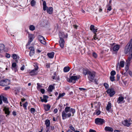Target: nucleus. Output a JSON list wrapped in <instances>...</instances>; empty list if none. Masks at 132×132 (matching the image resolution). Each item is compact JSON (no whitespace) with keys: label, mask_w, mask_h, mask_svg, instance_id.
I'll list each match as a JSON object with an SVG mask.
<instances>
[{"label":"nucleus","mask_w":132,"mask_h":132,"mask_svg":"<svg viewBox=\"0 0 132 132\" xmlns=\"http://www.w3.org/2000/svg\"><path fill=\"white\" fill-rule=\"evenodd\" d=\"M12 114L14 116H15L16 115V112L14 111H13L12 112Z\"/></svg>","instance_id":"obj_64"},{"label":"nucleus","mask_w":132,"mask_h":132,"mask_svg":"<svg viewBox=\"0 0 132 132\" xmlns=\"http://www.w3.org/2000/svg\"><path fill=\"white\" fill-rule=\"evenodd\" d=\"M24 67L25 66L24 65H22L20 68L21 70L22 71L24 69Z\"/></svg>","instance_id":"obj_55"},{"label":"nucleus","mask_w":132,"mask_h":132,"mask_svg":"<svg viewBox=\"0 0 132 132\" xmlns=\"http://www.w3.org/2000/svg\"><path fill=\"white\" fill-rule=\"evenodd\" d=\"M120 66L119 63H118L116 65V68L117 70H119L120 69Z\"/></svg>","instance_id":"obj_49"},{"label":"nucleus","mask_w":132,"mask_h":132,"mask_svg":"<svg viewBox=\"0 0 132 132\" xmlns=\"http://www.w3.org/2000/svg\"><path fill=\"white\" fill-rule=\"evenodd\" d=\"M95 122L96 124L101 125L105 122V120L102 118H97L95 119Z\"/></svg>","instance_id":"obj_4"},{"label":"nucleus","mask_w":132,"mask_h":132,"mask_svg":"<svg viewBox=\"0 0 132 132\" xmlns=\"http://www.w3.org/2000/svg\"><path fill=\"white\" fill-rule=\"evenodd\" d=\"M3 108V110L4 111L5 114H7L6 116V117H7V115H9L10 113L9 110V108L7 106H4Z\"/></svg>","instance_id":"obj_12"},{"label":"nucleus","mask_w":132,"mask_h":132,"mask_svg":"<svg viewBox=\"0 0 132 132\" xmlns=\"http://www.w3.org/2000/svg\"><path fill=\"white\" fill-rule=\"evenodd\" d=\"M90 30L94 34L96 33L97 29L95 28V26L93 25H91L90 26Z\"/></svg>","instance_id":"obj_15"},{"label":"nucleus","mask_w":132,"mask_h":132,"mask_svg":"<svg viewBox=\"0 0 132 132\" xmlns=\"http://www.w3.org/2000/svg\"><path fill=\"white\" fill-rule=\"evenodd\" d=\"M79 79V77L77 76H73L70 77L68 81L75 83L76 80Z\"/></svg>","instance_id":"obj_8"},{"label":"nucleus","mask_w":132,"mask_h":132,"mask_svg":"<svg viewBox=\"0 0 132 132\" xmlns=\"http://www.w3.org/2000/svg\"><path fill=\"white\" fill-rule=\"evenodd\" d=\"M40 42L41 43L44 45L46 44V42L45 40H44V39H43L42 40H41L40 41Z\"/></svg>","instance_id":"obj_46"},{"label":"nucleus","mask_w":132,"mask_h":132,"mask_svg":"<svg viewBox=\"0 0 132 132\" xmlns=\"http://www.w3.org/2000/svg\"><path fill=\"white\" fill-rule=\"evenodd\" d=\"M67 113L65 112V111H63L62 113V119L63 120L66 119V118L70 117L71 114L70 113Z\"/></svg>","instance_id":"obj_6"},{"label":"nucleus","mask_w":132,"mask_h":132,"mask_svg":"<svg viewBox=\"0 0 132 132\" xmlns=\"http://www.w3.org/2000/svg\"><path fill=\"white\" fill-rule=\"evenodd\" d=\"M63 111H65V112L68 113L69 112H71L73 115L75 112V109L71 108L69 106H67L65 109Z\"/></svg>","instance_id":"obj_7"},{"label":"nucleus","mask_w":132,"mask_h":132,"mask_svg":"<svg viewBox=\"0 0 132 132\" xmlns=\"http://www.w3.org/2000/svg\"><path fill=\"white\" fill-rule=\"evenodd\" d=\"M54 54L53 52H52L50 53H48L47 55L50 58H53L54 57Z\"/></svg>","instance_id":"obj_25"},{"label":"nucleus","mask_w":132,"mask_h":132,"mask_svg":"<svg viewBox=\"0 0 132 132\" xmlns=\"http://www.w3.org/2000/svg\"><path fill=\"white\" fill-rule=\"evenodd\" d=\"M54 112L55 113H56L57 112V110L56 109H55L54 111Z\"/></svg>","instance_id":"obj_63"},{"label":"nucleus","mask_w":132,"mask_h":132,"mask_svg":"<svg viewBox=\"0 0 132 132\" xmlns=\"http://www.w3.org/2000/svg\"><path fill=\"white\" fill-rule=\"evenodd\" d=\"M4 48V45L3 44H0V50H3Z\"/></svg>","instance_id":"obj_39"},{"label":"nucleus","mask_w":132,"mask_h":132,"mask_svg":"<svg viewBox=\"0 0 132 132\" xmlns=\"http://www.w3.org/2000/svg\"><path fill=\"white\" fill-rule=\"evenodd\" d=\"M124 99V97H123L121 96H120L119 97L117 102L119 104L121 102L123 101Z\"/></svg>","instance_id":"obj_22"},{"label":"nucleus","mask_w":132,"mask_h":132,"mask_svg":"<svg viewBox=\"0 0 132 132\" xmlns=\"http://www.w3.org/2000/svg\"><path fill=\"white\" fill-rule=\"evenodd\" d=\"M111 7L110 6L108 5L107 6V10L109 11H110L111 10Z\"/></svg>","instance_id":"obj_47"},{"label":"nucleus","mask_w":132,"mask_h":132,"mask_svg":"<svg viewBox=\"0 0 132 132\" xmlns=\"http://www.w3.org/2000/svg\"><path fill=\"white\" fill-rule=\"evenodd\" d=\"M40 92L41 93L43 94L45 92V90L44 89H40Z\"/></svg>","instance_id":"obj_53"},{"label":"nucleus","mask_w":132,"mask_h":132,"mask_svg":"<svg viewBox=\"0 0 132 132\" xmlns=\"http://www.w3.org/2000/svg\"><path fill=\"white\" fill-rule=\"evenodd\" d=\"M2 96H0V104H1L2 103Z\"/></svg>","instance_id":"obj_54"},{"label":"nucleus","mask_w":132,"mask_h":132,"mask_svg":"<svg viewBox=\"0 0 132 132\" xmlns=\"http://www.w3.org/2000/svg\"><path fill=\"white\" fill-rule=\"evenodd\" d=\"M29 40L27 45H29L30 43L35 38L34 35L32 34H29L28 35Z\"/></svg>","instance_id":"obj_10"},{"label":"nucleus","mask_w":132,"mask_h":132,"mask_svg":"<svg viewBox=\"0 0 132 132\" xmlns=\"http://www.w3.org/2000/svg\"><path fill=\"white\" fill-rule=\"evenodd\" d=\"M104 86L106 89H107L109 87V85L108 84L105 83L104 84Z\"/></svg>","instance_id":"obj_45"},{"label":"nucleus","mask_w":132,"mask_h":132,"mask_svg":"<svg viewBox=\"0 0 132 132\" xmlns=\"http://www.w3.org/2000/svg\"><path fill=\"white\" fill-rule=\"evenodd\" d=\"M73 27L74 28L77 29L78 27V26L76 25H73Z\"/></svg>","instance_id":"obj_61"},{"label":"nucleus","mask_w":132,"mask_h":132,"mask_svg":"<svg viewBox=\"0 0 132 132\" xmlns=\"http://www.w3.org/2000/svg\"><path fill=\"white\" fill-rule=\"evenodd\" d=\"M104 129L106 132H112L113 131V129L112 128L109 126L105 127Z\"/></svg>","instance_id":"obj_14"},{"label":"nucleus","mask_w":132,"mask_h":132,"mask_svg":"<svg viewBox=\"0 0 132 132\" xmlns=\"http://www.w3.org/2000/svg\"><path fill=\"white\" fill-rule=\"evenodd\" d=\"M37 89L39 90L41 88L42 86L40 85V84L39 83H37Z\"/></svg>","instance_id":"obj_43"},{"label":"nucleus","mask_w":132,"mask_h":132,"mask_svg":"<svg viewBox=\"0 0 132 132\" xmlns=\"http://www.w3.org/2000/svg\"><path fill=\"white\" fill-rule=\"evenodd\" d=\"M95 75V72L94 71H89L88 75V77L89 80L92 81L94 80V77Z\"/></svg>","instance_id":"obj_3"},{"label":"nucleus","mask_w":132,"mask_h":132,"mask_svg":"<svg viewBox=\"0 0 132 132\" xmlns=\"http://www.w3.org/2000/svg\"><path fill=\"white\" fill-rule=\"evenodd\" d=\"M89 71H89L87 69H84L83 70V73L84 75L86 76L87 75H88V73Z\"/></svg>","instance_id":"obj_32"},{"label":"nucleus","mask_w":132,"mask_h":132,"mask_svg":"<svg viewBox=\"0 0 132 132\" xmlns=\"http://www.w3.org/2000/svg\"><path fill=\"white\" fill-rule=\"evenodd\" d=\"M51 64L49 63H47L46 64V67L47 68H50Z\"/></svg>","instance_id":"obj_50"},{"label":"nucleus","mask_w":132,"mask_h":132,"mask_svg":"<svg viewBox=\"0 0 132 132\" xmlns=\"http://www.w3.org/2000/svg\"><path fill=\"white\" fill-rule=\"evenodd\" d=\"M94 34H95V35H94V38L95 40H96L97 39V38L96 37V34L95 33Z\"/></svg>","instance_id":"obj_59"},{"label":"nucleus","mask_w":132,"mask_h":132,"mask_svg":"<svg viewBox=\"0 0 132 132\" xmlns=\"http://www.w3.org/2000/svg\"><path fill=\"white\" fill-rule=\"evenodd\" d=\"M10 88V87L9 86H7L5 87L4 88V89L5 90H6L8 89H9Z\"/></svg>","instance_id":"obj_58"},{"label":"nucleus","mask_w":132,"mask_h":132,"mask_svg":"<svg viewBox=\"0 0 132 132\" xmlns=\"http://www.w3.org/2000/svg\"><path fill=\"white\" fill-rule=\"evenodd\" d=\"M45 5H46V2L45 1H44L43 2V6H45Z\"/></svg>","instance_id":"obj_62"},{"label":"nucleus","mask_w":132,"mask_h":132,"mask_svg":"<svg viewBox=\"0 0 132 132\" xmlns=\"http://www.w3.org/2000/svg\"><path fill=\"white\" fill-rule=\"evenodd\" d=\"M54 87L52 85H50L48 87V91L50 92H52V90L54 89Z\"/></svg>","instance_id":"obj_31"},{"label":"nucleus","mask_w":132,"mask_h":132,"mask_svg":"<svg viewBox=\"0 0 132 132\" xmlns=\"http://www.w3.org/2000/svg\"><path fill=\"white\" fill-rule=\"evenodd\" d=\"M65 95L64 93H63L62 94H59V96L58 97V99H59L60 97L63 96Z\"/></svg>","instance_id":"obj_42"},{"label":"nucleus","mask_w":132,"mask_h":132,"mask_svg":"<svg viewBox=\"0 0 132 132\" xmlns=\"http://www.w3.org/2000/svg\"><path fill=\"white\" fill-rule=\"evenodd\" d=\"M106 92L107 93L109 94V95L111 97L113 96L115 93V92L112 88L108 89Z\"/></svg>","instance_id":"obj_9"},{"label":"nucleus","mask_w":132,"mask_h":132,"mask_svg":"<svg viewBox=\"0 0 132 132\" xmlns=\"http://www.w3.org/2000/svg\"><path fill=\"white\" fill-rule=\"evenodd\" d=\"M28 104V103L27 102H26L25 103L23 104V106L25 109H26V108Z\"/></svg>","instance_id":"obj_36"},{"label":"nucleus","mask_w":132,"mask_h":132,"mask_svg":"<svg viewBox=\"0 0 132 132\" xmlns=\"http://www.w3.org/2000/svg\"><path fill=\"white\" fill-rule=\"evenodd\" d=\"M124 52L126 54L128 53L129 55L128 59L126 60L127 64L125 69V71L127 72L129 69L130 62L132 59V39H130L125 46Z\"/></svg>","instance_id":"obj_1"},{"label":"nucleus","mask_w":132,"mask_h":132,"mask_svg":"<svg viewBox=\"0 0 132 132\" xmlns=\"http://www.w3.org/2000/svg\"><path fill=\"white\" fill-rule=\"evenodd\" d=\"M100 113L101 112L99 108H98L95 111V112L93 114H96L98 116L100 115Z\"/></svg>","instance_id":"obj_26"},{"label":"nucleus","mask_w":132,"mask_h":132,"mask_svg":"<svg viewBox=\"0 0 132 132\" xmlns=\"http://www.w3.org/2000/svg\"><path fill=\"white\" fill-rule=\"evenodd\" d=\"M69 128L73 131H75V129L74 127L72 126V125H70L69 127Z\"/></svg>","instance_id":"obj_44"},{"label":"nucleus","mask_w":132,"mask_h":132,"mask_svg":"<svg viewBox=\"0 0 132 132\" xmlns=\"http://www.w3.org/2000/svg\"><path fill=\"white\" fill-rule=\"evenodd\" d=\"M45 124L46 125V127H47L50 125V121L48 119L46 120L45 121Z\"/></svg>","instance_id":"obj_29"},{"label":"nucleus","mask_w":132,"mask_h":132,"mask_svg":"<svg viewBox=\"0 0 132 132\" xmlns=\"http://www.w3.org/2000/svg\"><path fill=\"white\" fill-rule=\"evenodd\" d=\"M30 112L32 114H34L35 111V109L33 108H31L30 110Z\"/></svg>","instance_id":"obj_40"},{"label":"nucleus","mask_w":132,"mask_h":132,"mask_svg":"<svg viewBox=\"0 0 132 132\" xmlns=\"http://www.w3.org/2000/svg\"><path fill=\"white\" fill-rule=\"evenodd\" d=\"M79 89L81 90H84L86 89H85L82 88H79Z\"/></svg>","instance_id":"obj_60"},{"label":"nucleus","mask_w":132,"mask_h":132,"mask_svg":"<svg viewBox=\"0 0 132 132\" xmlns=\"http://www.w3.org/2000/svg\"><path fill=\"white\" fill-rule=\"evenodd\" d=\"M93 56L95 58H96L97 57V54L95 52L93 53Z\"/></svg>","instance_id":"obj_48"},{"label":"nucleus","mask_w":132,"mask_h":132,"mask_svg":"<svg viewBox=\"0 0 132 132\" xmlns=\"http://www.w3.org/2000/svg\"><path fill=\"white\" fill-rule=\"evenodd\" d=\"M89 132H96V131L95 130L90 129L89 130Z\"/></svg>","instance_id":"obj_57"},{"label":"nucleus","mask_w":132,"mask_h":132,"mask_svg":"<svg viewBox=\"0 0 132 132\" xmlns=\"http://www.w3.org/2000/svg\"><path fill=\"white\" fill-rule=\"evenodd\" d=\"M120 48L119 46L118 45H114L113 47V51H118Z\"/></svg>","instance_id":"obj_21"},{"label":"nucleus","mask_w":132,"mask_h":132,"mask_svg":"<svg viewBox=\"0 0 132 132\" xmlns=\"http://www.w3.org/2000/svg\"><path fill=\"white\" fill-rule=\"evenodd\" d=\"M12 57L15 60L16 62H18V60L19 59V57L15 54H13Z\"/></svg>","instance_id":"obj_24"},{"label":"nucleus","mask_w":132,"mask_h":132,"mask_svg":"<svg viewBox=\"0 0 132 132\" xmlns=\"http://www.w3.org/2000/svg\"><path fill=\"white\" fill-rule=\"evenodd\" d=\"M47 13L49 14H52L53 12V8L52 7H50L47 9Z\"/></svg>","instance_id":"obj_19"},{"label":"nucleus","mask_w":132,"mask_h":132,"mask_svg":"<svg viewBox=\"0 0 132 132\" xmlns=\"http://www.w3.org/2000/svg\"><path fill=\"white\" fill-rule=\"evenodd\" d=\"M29 29L31 31H34L35 29V27L33 25H30L29 26Z\"/></svg>","instance_id":"obj_34"},{"label":"nucleus","mask_w":132,"mask_h":132,"mask_svg":"<svg viewBox=\"0 0 132 132\" xmlns=\"http://www.w3.org/2000/svg\"><path fill=\"white\" fill-rule=\"evenodd\" d=\"M36 4V2L34 0H32L30 2L31 6L32 7L35 6Z\"/></svg>","instance_id":"obj_33"},{"label":"nucleus","mask_w":132,"mask_h":132,"mask_svg":"<svg viewBox=\"0 0 132 132\" xmlns=\"http://www.w3.org/2000/svg\"><path fill=\"white\" fill-rule=\"evenodd\" d=\"M70 70V68L69 67H65L63 69V71L64 72H68Z\"/></svg>","instance_id":"obj_30"},{"label":"nucleus","mask_w":132,"mask_h":132,"mask_svg":"<svg viewBox=\"0 0 132 132\" xmlns=\"http://www.w3.org/2000/svg\"><path fill=\"white\" fill-rule=\"evenodd\" d=\"M110 74L111 76H114L116 74V72L115 71L113 70L111 72Z\"/></svg>","instance_id":"obj_41"},{"label":"nucleus","mask_w":132,"mask_h":132,"mask_svg":"<svg viewBox=\"0 0 132 132\" xmlns=\"http://www.w3.org/2000/svg\"><path fill=\"white\" fill-rule=\"evenodd\" d=\"M44 107L45 111H47L50 110L51 106L49 104H47V105H44Z\"/></svg>","instance_id":"obj_20"},{"label":"nucleus","mask_w":132,"mask_h":132,"mask_svg":"<svg viewBox=\"0 0 132 132\" xmlns=\"http://www.w3.org/2000/svg\"><path fill=\"white\" fill-rule=\"evenodd\" d=\"M60 39L59 42V45L60 47L63 48L64 47L65 41L63 38L64 37V36L63 33L60 32L59 33Z\"/></svg>","instance_id":"obj_2"},{"label":"nucleus","mask_w":132,"mask_h":132,"mask_svg":"<svg viewBox=\"0 0 132 132\" xmlns=\"http://www.w3.org/2000/svg\"><path fill=\"white\" fill-rule=\"evenodd\" d=\"M36 66V68H35L34 69L32 70L31 71L29 72L30 75L31 76H35L37 74V70L38 69V67L37 65Z\"/></svg>","instance_id":"obj_11"},{"label":"nucleus","mask_w":132,"mask_h":132,"mask_svg":"<svg viewBox=\"0 0 132 132\" xmlns=\"http://www.w3.org/2000/svg\"><path fill=\"white\" fill-rule=\"evenodd\" d=\"M101 104L99 102H94L93 103V105L95 106V107L98 108H99Z\"/></svg>","instance_id":"obj_23"},{"label":"nucleus","mask_w":132,"mask_h":132,"mask_svg":"<svg viewBox=\"0 0 132 132\" xmlns=\"http://www.w3.org/2000/svg\"><path fill=\"white\" fill-rule=\"evenodd\" d=\"M48 8L46 5L43 6V10L44 11H45L46 10V9Z\"/></svg>","instance_id":"obj_51"},{"label":"nucleus","mask_w":132,"mask_h":132,"mask_svg":"<svg viewBox=\"0 0 132 132\" xmlns=\"http://www.w3.org/2000/svg\"><path fill=\"white\" fill-rule=\"evenodd\" d=\"M122 124L125 126L127 127H129L130 125V123H129V122L127 120H124L122 122Z\"/></svg>","instance_id":"obj_18"},{"label":"nucleus","mask_w":132,"mask_h":132,"mask_svg":"<svg viewBox=\"0 0 132 132\" xmlns=\"http://www.w3.org/2000/svg\"><path fill=\"white\" fill-rule=\"evenodd\" d=\"M2 96V99L3 100V102L6 103H8V102L7 100V98L4 97L3 96Z\"/></svg>","instance_id":"obj_28"},{"label":"nucleus","mask_w":132,"mask_h":132,"mask_svg":"<svg viewBox=\"0 0 132 132\" xmlns=\"http://www.w3.org/2000/svg\"><path fill=\"white\" fill-rule=\"evenodd\" d=\"M29 49L30 50L29 53V55L30 56L33 55L35 53V50L33 47L31 46L29 47Z\"/></svg>","instance_id":"obj_13"},{"label":"nucleus","mask_w":132,"mask_h":132,"mask_svg":"<svg viewBox=\"0 0 132 132\" xmlns=\"http://www.w3.org/2000/svg\"><path fill=\"white\" fill-rule=\"evenodd\" d=\"M110 78L111 81H114L115 80V77L114 76H111L110 77Z\"/></svg>","instance_id":"obj_38"},{"label":"nucleus","mask_w":132,"mask_h":132,"mask_svg":"<svg viewBox=\"0 0 132 132\" xmlns=\"http://www.w3.org/2000/svg\"><path fill=\"white\" fill-rule=\"evenodd\" d=\"M48 98V97L46 95H44L43 98H42V97H40V98L41 99V100L42 102H44L45 103H46L47 102V98Z\"/></svg>","instance_id":"obj_17"},{"label":"nucleus","mask_w":132,"mask_h":132,"mask_svg":"<svg viewBox=\"0 0 132 132\" xmlns=\"http://www.w3.org/2000/svg\"><path fill=\"white\" fill-rule=\"evenodd\" d=\"M6 57L7 58H9L10 57V54H6Z\"/></svg>","instance_id":"obj_56"},{"label":"nucleus","mask_w":132,"mask_h":132,"mask_svg":"<svg viewBox=\"0 0 132 132\" xmlns=\"http://www.w3.org/2000/svg\"><path fill=\"white\" fill-rule=\"evenodd\" d=\"M111 103H110L109 102L108 103V104L107 105L106 107V110L107 111H109L110 109L111 108Z\"/></svg>","instance_id":"obj_27"},{"label":"nucleus","mask_w":132,"mask_h":132,"mask_svg":"<svg viewBox=\"0 0 132 132\" xmlns=\"http://www.w3.org/2000/svg\"><path fill=\"white\" fill-rule=\"evenodd\" d=\"M38 38L40 41L41 40H42L43 39H44V37L41 35H39L38 36Z\"/></svg>","instance_id":"obj_37"},{"label":"nucleus","mask_w":132,"mask_h":132,"mask_svg":"<svg viewBox=\"0 0 132 132\" xmlns=\"http://www.w3.org/2000/svg\"><path fill=\"white\" fill-rule=\"evenodd\" d=\"M12 69L14 70L15 72L17 71L16 68V64L15 62L13 63L12 65Z\"/></svg>","instance_id":"obj_16"},{"label":"nucleus","mask_w":132,"mask_h":132,"mask_svg":"<svg viewBox=\"0 0 132 132\" xmlns=\"http://www.w3.org/2000/svg\"><path fill=\"white\" fill-rule=\"evenodd\" d=\"M128 72L130 76L131 77H132V72L130 70H129Z\"/></svg>","instance_id":"obj_52"},{"label":"nucleus","mask_w":132,"mask_h":132,"mask_svg":"<svg viewBox=\"0 0 132 132\" xmlns=\"http://www.w3.org/2000/svg\"><path fill=\"white\" fill-rule=\"evenodd\" d=\"M119 64L120 67H123L124 66V62L123 61H121Z\"/></svg>","instance_id":"obj_35"},{"label":"nucleus","mask_w":132,"mask_h":132,"mask_svg":"<svg viewBox=\"0 0 132 132\" xmlns=\"http://www.w3.org/2000/svg\"><path fill=\"white\" fill-rule=\"evenodd\" d=\"M9 81L7 79L2 80L0 81V85L1 86H6L9 85Z\"/></svg>","instance_id":"obj_5"}]
</instances>
